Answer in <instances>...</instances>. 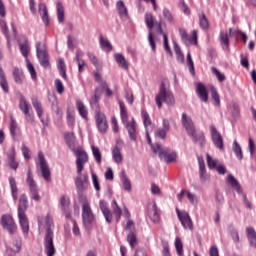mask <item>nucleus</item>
Masks as SVG:
<instances>
[{"label":"nucleus","mask_w":256,"mask_h":256,"mask_svg":"<svg viewBox=\"0 0 256 256\" xmlns=\"http://www.w3.org/2000/svg\"><path fill=\"white\" fill-rule=\"evenodd\" d=\"M46 232L44 236V251L47 256H53L56 253L55 243H53V239L55 234L53 229H55V224H53V218L49 215L45 218Z\"/></svg>","instance_id":"obj_1"},{"label":"nucleus","mask_w":256,"mask_h":256,"mask_svg":"<svg viewBox=\"0 0 256 256\" xmlns=\"http://www.w3.org/2000/svg\"><path fill=\"white\" fill-rule=\"evenodd\" d=\"M181 123L186 129L187 135L191 137L194 143H199L202 147L205 145V135L203 133H198L195 131V124L193 119L190 118L187 113H182Z\"/></svg>","instance_id":"obj_2"},{"label":"nucleus","mask_w":256,"mask_h":256,"mask_svg":"<svg viewBox=\"0 0 256 256\" xmlns=\"http://www.w3.org/2000/svg\"><path fill=\"white\" fill-rule=\"evenodd\" d=\"M155 102L158 109H161V107H163V103L170 106L175 105V96L173 95V92H171V90L167 88L165 82L161 83L159 87V92L155 96Z\"/></svg>","instance_id":"obj_3"},{"label":"nucleus","mask_w":256,"mask_h":256,"mask_svg":"<svg viewBox=\"0 0 256 256\" xmlns=\"http://www.w3.org/2000/svg\"><path fill=\"white\" fill-rule=\"evenodd\" d=\"M153 153H158L159 158L161 161H165V163H173L175 159H177V153L171 152L169 147L163 148L161 144L152 145Z\"/></svg>","instance_id":"obj_4"},{"label":"nucleus","mask_w":256,"mask_h":256,"mask_svg":"<svg viewBox=\"0 0 256 256\" xmlns=\"http://www.w3.org/2000/svg\"><path fill=\"white\" fill-rule=\"evenodd\" d=\"M82 221L86 229H91V225H93V221H95V215L93 214V210H91L89 202L82 204Z\"/></svg>","instance_id":"obj_5"},{"label":"nucleus","mask_w":256,"mask_h":256,"mask_svg":"<svg viewBox=\"0 0 256 256\" xmlns=\"http://www.w3.org/2000/svg\"><path fill=\"white\" fill-rule=\"evenodd\" d=\"M0 224L2 225L4 231H7L9 235H15L17 233V224L15 223L12 215H2L0 219Z\"/></svg>","instance_id":"obj_6"},{"label":"nucleus","mask_w":256,"mask_h":256,"mask_svg":"<svg viewBox=\"0 0 256 256\" xmlns=\"http://www.w3.org/2000/svg\"><path fill=\"white\" fill-rule=\"evenodd\" d=\"M36 55L40 65L47 69L49 67V54L47 53V48L41 42L36 43Z\"/></svg>","instance_id":"obj_7"},{"label":"nucleus","mask_w":256,"mask_h":256,"mask_svg":"<svg viewBox=\"0 0 256 256\" xmlns=\"http://www.w3.org/2000/svg\"><path fill=\"white\" fill-rule=\"evenodd\" d=\"M26 183L29 186L33 201H40L41 196H39L37 182H35V179H33V173H31V169H28Z\"/></svg>","instance_id":"obj_8"},{"label":"nucleus","mask_w":256,"mask_h":256,"mask_svg":"<svg viewBox=\"0 0 256 256\" xmlns=\"http://www.w3.org/2000/svg\"><path fill=\"white\" fill-rule=\"evenodd\" d=\"M38 160L43 179L48 182L51 181V170L49 169V164H47V160H45V155H43V152L41 151L38 152Z\"/></svg>","instance_id":"obj_9"},{"label":"nucleus","mask_w":256,"mask_h":256,"mask_svg":"<svg viewBox=\"0 0 256 256\" xmlns=\"http://www.w3.org/2000/svg\"><path fill=\"white\" fill-rule=\"evenodd\" d=\"M75 187L78 193H83L89 187V175L83 174L82 172H77V177L75 179Z\"/></svg>","instance_id":"obj_10"},{"label":"nucleus","mask_w":256,"mask_h":256,"mask_svg":"<svg viewBox=\"0 0 256 256\" xmlns=\"http://www.w3.org/2000/svg\"><path fill=\"white\" fill-rule=\"evenodd\" d=\"M19 109L24 114L27 123H33L35 121L33 114L29 111L31 109V105L27 103V100H25V97L23 96H20L19 99Z\"/></svg>","instance_id":"obj_11"},{"label":"nucleus","mask_w":256,"mask_h":256,"mask_svg":"<svg viewBox=\"0 0 256 256\" xmlns=\"http://www.w3.org/2000/svg\"><path fill=\"white\" fill-rule=\"evenodd\" d=\"M210 133L214 146L220 151H223V149H225V145L223 144V136H221L219 131H217V128H215L213 125L210 126Z\"/></svg>","instance_id":"obj_12"},{"label":"nucleus","mask_w":256,"mask_h":256,"mask_svg":"<svg viewBox=\"0 0 256 256\" xmlns=\"http://www.w3.org/2000/svg\"><path fill=\"white\" fill-rule=\"evenodd\" d=\"M176 213L184 229H189L190 231H193V221L191 220V216H189V213H187L186 211L181 212L177 208Z\"/></svg>","instance_id":"obj_13"},{"label":"nucleus","mask_w":256,"mask_h":256,"mask_svg":"<svg viewBox=\"0 0 256 256\" xmlns=\"http://www.w3.org/2000/svg\"><path fill=\"white\" fill-rule=\"evenodd\" d=\"M76 157V173H82L85 163L89 161V156L87 155V152L77 150Z\"/></svg>","instance_id":"obj_14"},{"label":"nucleus","mask_w":256,"mask_h":256,"mask_svg":"<svg viewBox=\"0 0 256 256\" xmlns=\"http://www.w3.org/2000/svg\"><path fill=\"white\" fill-rule=\"evenodd\" d=\"M96 125L100 133H107V129H109V125L107 124V117L105 114L97 111L95 114Z\"/></svg>","instance_id":"obj_15"},{"label":"nucleus","mask_w":256,"mask_h":256,"mask_svg":"<svg viewBox=\"0 0 256 256\" xmlns=\"http://www.w3.org/2000/svg\"><path fill=\"white\" fill-rule=\"evenodd\" d=\"M38 14L44 26L49 27L51 25V18H49V9L45 3L38 4Z\"/></svg>","instance_id":"obj_16"},{"label":"nucleus","mask_w":256,"mask_h":256,"mask_svg":"<svg viewBox=\"0 0 256 256\" xmlns=\"http://www.w3.org/2000/svg\"><path fill=\"white\" fill-rule=\"evenodd\" d=\"M199 165V177L202 183H207L211 180V176L207 174V169L205 168V160L202 157H198Z\"/></svg>","instance_id":"obj_17"},{"label":"nucleus","mask_w":256,"mask_h":256,"mask_svg":"<svg viewBox=\"0 0 256 256\" xmlns=\"http://www.w3.org/2000/svg\"><path fill=\"white\" fill-rule=\"evenodd\" d=\"M121 145H123V141L121 139L116 140V147L112 148V159L114 163H122L123 162V154H121Z\"/></svg>","instance_id":"obj_18"},{"label":"nucleus","mask_w":256,"mask_h":256,"mask_svg":"<svg viewBox=\"0 0 256 256\" xmlns=\"http://www.w3.org/2000/svg\"><path fill=\"white\" fill-rule=\"evenodd\" d=\"M124 126L127 130L129 138L132 141H137V122L135 121V118H132V120L124 124Z\"/></svg>","instance_id":"obj_19"},{"label":"nucleus","mask_w":256,"mask_h":256,"mask_svg":"<svg viewBox=\"0 0 256 256\" xmlns=\"http://www.w3.org/2000/svg\"><path fill=\"white\" fill-rule=\"evenodd\" d=\"M116 11L122 21H127V19H129V10L127 9V6L123 0L116 2Z\"/></svg>","instance_id":"obj_20"},{"label":"nucleus","mask_w":256,"mask_h":256,"mask_svg":"<svg viewBox=\"0 0 256 256\" xmlns=\"http://www.w3.org/2000/svg\"><path fill=\"white\" fill-rule=\"evenodd\" d=\"M145 23L146 27L148 29H153V27H158L159 33H163V28L161 27V22L155 23V18L153 17V14L151 12H146L145 14Z\"/></svg>","instance_id":"obj_21"},{"label":"nucleus","mask_w":256,"mask_h":256,"mask_svg":"<svg viewBox=\"0 0 256 256\" xmlns=\"http://www.w3.org/2000/svg\"><path fill=\"white\" fill-rule=\"evenodd\" d=\"M99 207L100 211L104 215L105 220L108 223H113V213H111V210H109V207H107V202H105V200H100Z\"/></svg>","instance_id":"obj_22"},{"label":"nucleus","mask_w":256,"mask_h":256,"mask_svg":"<svg viewBox=\"0 0 256 256\" xmlns=\"http://www.w3.org/2000/svg\"><path fill=\"white\" fill-rule=\"evenodd\" d=\"M196 93L200 99V101H203V103L209 102V93L207 92V88L203 83H198L196 85Z\"/></svg>","instance_id":"obj_23"},{"label":"nucleus","mask_w":256,"mask_h":256,"mask_svg":"<svg viewBox=\"0 0 256 256\" xmlns=\"http://www.w3.org/2000/svg\"><path fill=\"white\" fill-rule=\"evenodd\" d=\"M61 210L63 211L66 219H71V206L69 203V198L61 196L60 199Z\"/></svg>","instance_id":"obj_24"},{"label":"nucleus","mask_w":256,"mask_h":256,"mask_svg":"<svg viewBox=\"0 0 256 256\" xmlns=\"http://www.w3.org/2000/svg\"><path fill=\"white\" fill-rule=\"evenodd\" d=\"M101 91V87H97L95 89L94 95L90 99V107L96 111V113L99 111V97H101Z\"/></svg>","instance_id":"obj_25"},{"label":"nucleus","mask_w":256,"mask_h":256,"mask_svg":"<svg viewBox=\"0 0 256 256\" xmlns=\"http://www.w3.org/2000/svg\"><path fill=\"white\" fill-rule=\"evenodd\" d=\"M29 207V202L27 201V195L22 194L19 199L18 204V215H25V212L27 211Z\"/></svg>","instance_id":"obj_26"},{"label":"nucleus","mask_w":256,"mask_h":256,"mask_svg":"<svg viewBox=\"0 0 256 256\" xmlns=\"http://www.w3.org/2000/svg\"><path fill=\"white\" fill-rule=\"evenodd\" d=\"M181 40L186 45H197V33L187 34L182 33L181 34Z\"/></svg>","instance_id":"obj_27"},{"label":"nucleus","mask_w":256,"mask_h":256,"mask_svg":"<svg viewBox=\"0 0 256 256\" xmlns=\"http://www.w3.org/2000/svg\"><path fill=\"white\" fill-rule=\"evenodd\" d=\"M12 75L17 85H23V81L25 80V74H23V70L21 68L14 67Z\"/></svg>","instance_id":"obj_28"},{"label":"nucleus","mask_w":256,"mask_h":256,"mask_svg":"<svg viewBox=\"0 0 256 256\" xmlns=\"http://www.w3.org/2000/svg\"><path fill=\"white\" fill-rule=\"evenodd\" d=\"M226 183H228V185H230L232 187V189H234L235 191H237V193H241V184H239V181H237V178L235 176H233L232 174H229L226 177Z\"/></svg>","instance_id":"obj_29"},{"label":"nucleus","mask_w":256,"mask_h":256,"mask_svg":"<svg viewBox=\"0 0 256 256\" xmlns=\"http://www.w3.org/2000/svg\"><path fill=\"white\" fill-rule=\"evenodd\" d=\"M119 107H120V117L122 124L125 125L129 123V114L127 113V106H125V102L119 100Z\"/></svg>","instance_id":"obj_30"},{"label":"nucleus","mask_w":256,"mask_h":256,"mask_svg":"<svg viewBox=\"0 0 256 256\" xmlns=\"http://www.w3.org/2000/svg\"><path fill=\"white\" fill-rule=\"evenodd\" d=\"M0 87L3 93H9V82L7 81V76L5 75V71L0 66Z\"/></svg>","instance_id":"obj_31"},{"label":"nucleus","mask_w":256,"mask_h":256,"mask_svg":"<svg viewBox=\"0 0 256 256\" xmlns=\"http://www.w3.org/2000/svg\"><path fill=\"white\" fill-rule=\"evenodd\" d=\"M18 219H19V224L23 233L27 235V233H29V219H27V215L20 214L18 215Z\"/></svg>","instance_id":"obj_32"},{"label":"nucleus","mask_w":256,"mask_h":256,"mask_svg":"<svg viewBox=\"0 0 256 256\" xmlns=\"http://www.w3.org/2000/svg\"><path fill=\"white\" fill-rule=\"evenodd\" d=\"M144 127L146 131H153V122L151 121V117L149 116V113L147 111L142 110L141 111Z\"/></svg>","instance_id":"obj_33"},{"label":"nucleus","mask_w":256,"mask_h":256,"mask_svg":"<svg viewBox=\"0 0 256 256\" xmlns=\"http://www.w3.org/2000/svg\"><path fill=\"white\" fill-rule=\"evenodd\" d=\"M18 44L21 54L27 59V57H29V42L27 38H23V41L19 40Z\"/></svg>","instance_id":"obj_34"},{"label":"nucleus","mask_w":256,"mask_h":256,"mask_svg":"<svg viewBox=\"0 0 256 256\" xmlns=\"http://www.w3.org/2000/svg\"><path fill=\"white\" fill-rule=\"evenodd\" d=\"M114 58L118 66L121 67V69H125L126 71L127 69H129V64L127 63V60L125 59V56H123V54L117 53L114 55Z\"/></svg>","instance_id":"obj_35"},{"label":"nucleus","mask_w":256,"mask_h":256,"mask_svg":"<svg viewBox=\"0 0 256 256\" xmlns=\"http://www.w3.org/2000/svg\"><path fill=\"white\" fill-rule=\"evenodd\" d=\"M111 207H112V213L117 223H119L121 219V215L123 214V210H121V207H119V204H117V200L112 201Z\"/></svg>","instance_id":"obj_36"},{"label":"nucleus","mask_w":256,"mask_h":256,"mask_svg":"<svg viewBox=\"0 0 256 256\" xmlns=\"http://www.w3.org/2000/svg\"><path fill=\"white\" fill-rule=\"evenodd\" d=\"M246 235L251 247L256 249V232L253 228H246Z\"/></svg>","instance_id":"obj_37"},{"label":"nucleus","mask_w":256,"mask_h":256,"mask_svg":"<svg viewBox=\"0 0 256 256\" xmlns=\"http://www.w3.org/2000/svg\"><path fill=\"white\" fill-rule=\"evenodd\" d=\"M8 181H9V186H10V189H11V195H12L14 201H17V199H18L17 182L15 181V178H13V176H10Z\"/></svg>","instance_id":"obj_38"},{"label":"nucleus","mask_w":256,"mask_h":256,"mask_svg":"<svg viewBox=\"0 0 256 256\" xmlns=\"http://www.w3.org/2000/svg\"><path fill=\"white\" fill-rule=\"evenodd\" d=\"M56 13L58 22L63 23L65 21V8L61 2H57L56 4Z\"/></svg>","instance_id":"obj_39"},{"label":"nucleus","mask_w":256,"mask_h":256,"mask_svg":"<svg viewBox=\"0 0 256 256\" xmlns=\"http://www.w3.org/2000/svg\"><path fill=\"white\" fill-rule=\"evenodd\" d=\"M76 107H77L79 115L82 117V119H87V115H88L87 106H85L83 101L77 100Z\"/></svg>","instance_id":"obj_40"},{"label":"nucleus","mask_w":256,"mask_h":256,"mask_svg":"<svg viewBox=\"0 0 256 256\" xmlns=\"http://www.w3.org/2000/svg\"><path fill=\"white\" fill-rule=\"evenodd\" d=\"M162 15L166 23H170V25H173V23H175V16H173V13L169 9L164 8L162 10Z\"/></svg>","instance_id":"obj_41"},{"label":"nucleus","mask_w":256,"mask_h":256,"mask_svg":"<svg viewBox=\"0 0 256 256\" xmlns=\"http://www.w3.org/2000/svg\"><path fill=\"white\" fill-rule=\"evenodd\" d=\"M58 70L61 77L67 80V66H65V60L63 58L58 59Z\"/></svg>","instance_id":"obj_42"},{"label":"nucleus","mask_w":256,"mask_h":256,"mask_svg":"<svg viewBox=\"0 0 256 256\" xmlns=\"http://www.w3.org/2000/svg\"><path fill=\"white\" fill-rule=\"evenodd\" d=\"M148 216L154 223H158L160 221L159 212H157V206L153 205L152 208L148 210Z\"/></svg>","instance_id":"obj_43"},{"label":"nucleus","mask_w":256,"mask_h":256,"mask_svg":"<svg viewBox=\"0 0 256 256\" xmlns=\"http://www.w3.org/2000/svg\"><path fill=\"white\" fill-rule=\"evenodd\" d=\"M32 105H33L39 119H41L43 117V107L41 106V102H39V100H37V98L32 97Z\"/></svg>","instance_id":"obj_44"},{"label":"nucleus","mask_w":256,"mask_h":256,"mask_svg":"<svg viewBox=\"0 0 256 256\" xmlns=\"http://www.w3.org/2000/svg\"><path fill=\"white\" fill-rule=\"evenodd\" d=\"M232 151L235 153L237 159L239 161L243 160V150L241 149V145L235 140L232 145Z\"/></svg>","instance_id":"obj_45"},{"label":"nucleus","mask_w":256,"mask_h":256,"mask_svg":"<svg viewBox=\"0 0 256 256\" xmlns=\"http://www.w3.org/2000/svg\"><path fill=\"white\" fill-rule=\"evenodd\" d=\"M120 179L122 181L123 189L125 191H131V181H129V178L125 175V171L120 173Z\"/></svg>","instance_id":"obj_46"},{"label":"nucleus","mask_w":256,"mask_h":256,"mask_svg":"<svg viewBox=\"0 0 256 256\" xmlns=\"http://www.w3.org/2000/svg\"><path fill=\"white\" fill-rule=\"evenodd\" d=\"M174 45V52L176 53V59L178 63H184L185 56L183 55V52H181V48L179 47V44L177 42H173Z\"/></svg>","instance_id":"obj_47"},{"label":"nucleus","mask_w":256,"mask_h":256,"mask_svg":"<svg viewBox=\"0 0 256 256\" xmlns=\"http://www.w3.org/2000/svg\"><path fill=\"white\" fill-rule=\"evenodd\" d=\"M8 159L10 161L11 169H13L14 171H17V168L19 167V162L15 161V150L14 149H12L8 153Z\"/></svg>","instance_id":"obj_48"},{"label":"nucleus","mask_w":256,"mask_h":256,"mask_svg":"<svg viewBox=\"0 0 256 256\" xmlns=\"http://www.w3.org/2000/svg\"><path fill=\"white\" fill-rule=\"evenodd\" d=\"M206 161H207L208 169H210L211 171H213V169H217L219 165V160L213 159L211 155L206 154Z\"/></svg>","instance_id":"obj_49"},{"label":"nucleus","mask_w":256,"mask_h":256,"mask_svg":"<svg viewBox=\"0 0 256 256\" xmlns=\"http://www.w3.org/2000/svg\"><path fill=\"white\" fill-rule=\"evenodd\" d=\"M210 91H211V97L214 101V105L217 107L221 105V100L219 99V93H217V88L214 86H210Z\"/></svg>","instance_id":"obj_50"},{"label":"nucleus","mask_w":256,"mask_h":256,"mask_svg":"<svg viewBox=\"0 0 256 256\" xmlns=\"http://www.w3.org/2000/svg\"><path fill=\"white\" fill-rule=\"evenodd\" d=\"M100 47L103 51H113V46L109 40H105L103 36H100Z\"/></svg>","instance_id":"obj_51"},{"label":"nucleus","mask_w":256,"mask_h":256,"mask_svg":"<svg viewBox=\"0 0 256 256\" xmlns=\"http://www.w3.org/2000/svg\"><path fill=\"white\" fill-rule=\"evenodd\" d=\"M199 25L203 31H207V29H209V20H207V16H205L204 13L199 16Z\"/></svg>","instance_id":"obj_52"},{"label":"nucleus","mask_w":256,"mask_h":256,"mask_svg":"<svg viewBox=\"0 0 256 256\" xmlns=\"http://www.w3.org/2000/svg\"><path fill=\"white\" fill-rule=\"evenodd\" d=\"M174 245H175L177 255L183 256V242L181 241V238L176 237Z\"/></svg>","instance_id":"obj_53"},{"label":"nucleus","mask_w":256,"mask_h":256,"mask_svg":"<svg viewBox=\"0 0 256 256\" xmlns=\"http://www.w3.org/2000/svg\"><path fill=\"white\" fill-rule=\"evenodd\" d=\"M220 41H221L222 49L224 50L229 49V36L227 35V33L220 34Z\"/></svg>","instance_id":"obj_54"},{"label":"nucleus","mask_w":256,"mask_h":256,"mask_svg":"<svg viewBox=\"0 0 256 256\" xmlns=\"http://www.w3.org/2000/svg\"><path fill=\"white\" fill-rule=\"evenodd\" d=\"M26 67L31 75V79H37V72L35 71V67L31 63V61H29V59H26Z\"/></svg>","instance_id":"obj_55"},{"label":"nucleus","mask_w":256,"mask_h":256,"mask_svg":"<svg viewBox=\"0 0 256 256\" xmlns=\"http://www.w3.org/2000/svg\"><path fill=\"white\" fill-rule=\"evenodd\" d=\"M92 155L96 161V163L101 164L102 157H101V150H99L97 147L92 146Z\"/></svg>","instance_id":"obj_56"},{"label":"nucleus","mask_w":256,"mask_h":256,"mask_svg":"<svg viewBox=\"0 0 256 256\" xmlns=\"http://www.w3.org/2000/svg\"><path fill=\"white\" fill-rule=\"evenodd\" d=\"M127 241L130 245V247L133 249V247H135V245H137V236L135 235V233L130 232L127 235Z\"/></svg>","instance_id":"obj_57"},{"label":"nucleus","mask_w":256,"mask_h":256,"mask_svg":"<svg viewBox=\"0 0 256 256\" xmlns=\"http://www.w3.org/2000/svg\"><path fill=\"white\" fill-rule=\"evenodd\" d=\"M186 60L190 73L192 75H195V65L193 64V58H191V53L187 54Z\"/></svg>","instance_id":"obj_58"},{"label":"nucleus","mask_w":256,"mask_h":256,"mask_svg":"<svg viewBox=\"0 0 256 256\" xmlns=\"http://www.w3.org/2000/svg\"><path fill=\"white\" fill-rule=\"evenodd\" d=\"M94 79L97 81V83H100V90L105 89L107 87V82H103V79L101 78V74L99 72L94 73Z\"/></svg>","instance_id":"obj_59"},{"label":"nucleus","mask_w":256,"mask_h":256,"mask_svg":"<svg viewBox=\"0 0 256 256\" xmlns=\"http://www.w3.org/2000/svg\"><path fill=\"white\" fill-rule=\"evenodd\" d=\"M212 73L215 75L220 83H223V81H225V74L221 73L217 68L212 67Z\"/></svg>","instance_id":"obj_60"},{"label":"nucleus","mask_w":256,"mask_h":256,"mask_svg":"<svg viewBox=\"0 0 256 256\" xmlns=\"http://www.w3.org/2000/svg\"><path fill=\"white\" fill-rule=\"evenodd\" d=\"M64 139L69 147H71V143L75 141V134L73 132H67L64 134Z\"/></svg>","instance_id":"obj_61"},{"label":"nucleus","mask_w":256,"mask_h":256,"mask_svg":"<svg viewBox=\"0 0 256 256\" xmlns=\"http://www.w3.org/2000/svg\"><path fill=\"white\" fill-rule=\"evenodd\" d=\"M10 135H12V137L17 135V121H15L14 118L10 119Z\"/></svg>","instance_id":"obj_62"},{"label":"nucleus","mask_w":256,"mask_h":256,"mask_svg":"<svg viewBox=\"0 0 256 256\" xmlns=\"http://www.w3.org/2000/svg\"><path fill=\"white\" fill-rule=\"evenodd\" d=\"M155 41H157V37H155V34L150 33L148 35V42H149V45H150L152 51H155V49H156Z\"/></svg>","instance_id":"obj_63"},{"label":"nucleus","mask_w":256,"mask_h":256,"mask_svg":"<svg viewBox=\"0 0 256 256\" xmlns=\"http://www.w3.org/2000/svg\"><path fill=\"white\" fill-rule=\"evenodd\" d=\"M55 87L57 93H59L60 95L63 94V91H65V86H63V82H61V80L59 79L55 80Z\"/></svg>","instance_id":"obj_64"}]
</instances>
